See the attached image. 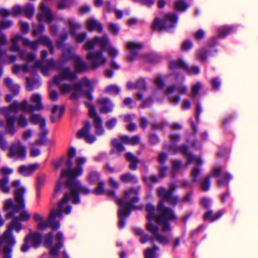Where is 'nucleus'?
I'll list each match as a JSON object with an SVG mask.
<instances>
[{"label": "nucleus", "mask_w": 258, "mask_h": 258, "mask_svg": "<svg viewBox=\"0 0 258 258\" xmlns=\"http://www.w3.org/2000/svg\"><path fill=\"white\" fill-rule=\"evenodd\" d=\"M68 22L71 28V33L74 35V29L80 27V25L79 24L76 23L73 19H69Z\"/></svg>", "instance_id": "5fc2aeb1"}, {"label": "nucleus", "mask_w": 258, "mask_h": 258, "mask_svg": "<svg viewBox=\"0 0 258 258\" xmlns=\"http://www.w3.org/2000/svg\"><path fill=\"white\" fill-rule=\"evenodd\" d=\"M86 58L90 61L91 67L93 69L103 66L107 61L102 50L89 52L86 55Z\"/></svg>", "instance_id": "f8f14e48"}, {"label": "nucleus", "mask_w": 258, "mask_h": 258, "mask_svg": "<svg viewBox=\"0 0 258 258\" xmlns=\"http://www.w3.org/2000/svg\"><path fill=\"white\" fill-rule=\"evenodd\" d=\"M13 172L14 169L12 168L6 166L0 167V189L4 193H8L10 191L8 176Z\"/></svg>", "instance_id": "4468645a"}, {"label": "nucleus", "mask_w": 258, "mask_h": 258, "mask_svg": "<svg viewBox=\"0 0 258 258\" xmlns=\"http://www.w3.org/2000/svg\"><path fill=\"white\" fill-rule=\"evenodd\" d=\"M40 10L41 13L38 15L39 21L50 22L53 18V16L50 12L49 9L44 3H42L40 6Z\"/></svg>", "instance_id": "aec40b11"}, {"label": "nucleus", "mask_w": 258, "mask_h": 258, "mask_svg": "<svg viewBox=\"0 0 258 258\" xmlns=\"http://www.w3.org/2000/svg\"><path fill=\"white\" fill-rule=\"evenodd\" d=\"M20 40L22 41L24 45H29L33 49H36L40 43L47 45L50 48L51 47V44L49 40L45 36H42L38 41H34L33 42H30L28 40L25 38H22L20 36H17L14 37L12 39L11 49L13 51H16L18 50L17 42Z\"/></svg>", "instance_id": "9d476101"}, {"label": "nucleus", "mask_w": 258, "mask_h": 258, "mask_svg": "<svg viewBox=\"0 0 258 258\" xmlns=\"http://www.w3.org/2000/svg\"><path fill=\"white\" fill-rule=\"evenodd\" d=\"M86 27L89 31H96L100 32L102 30V27L100 23L97 20L90 18L86 22Z\"/></svg>", "instance_id": "393cba45"}, {"label": "nucleus", "mask_w": 258, "mask_h": 258, "mask_svg": "<svg viewBox=\"0 0 258 258\" xmlns=\"http://www.w3.org/2000/svg\"><path fill=\"white\" fill-rule=\"evenodd\" d=\"M75 68L77 72L84 71L87 68V63L79 56H76L74 58Z\"/></svg>", "instance_id": "c85d7f7f"}, {"label": "nucleus", "mask_w": 258, "mask_h": 258, "mask_svg": "<svg viewBox=\"0 0 258 258\" xmlns=\"http://www.w3.org/2000/svg\"><path fill=\"white\" fill-rule=\"evenodd\" d=\"M138 201L137 189L131 188L125 190L123 198L118 201L120 216L125 215L127 211L136 209L135 204Z\"/></svg>", "instance_id": "6e6552de"}, {"label": "nucleus", "mask_w": 258, "mask_h": 258, "mask_svg": "<svg viewBox=\"0 0 258 258\" xmlns=\"http://www.w3.org/2000/svg\"><path fill=\"white\" fill-rule=\"evenodd\" d=\"M41 235L38 233H33L30 234L25 239V243L21 247L23 252L27 251L30 245L37 246L40 244L41 242Z\"/></svg>", "instance_id": "dca6fc26"}, {"label": "nucleus", "mask_w": 258, "mask_h": 258, "mask_svg": "<svg viewBox=\"0 0 258 258\" xmlns=\"http://www.w3.org/2000/svg\"><path fill=\"white\" fill-rule=\"evenodd\" d=\"M157 250L158 248L157 247L147 249L145 251V258H156L158 256Z\"/></svg>", "instance_id": "f704fd0d"}, {"label": "nucleus", "mask_w": 258, "mask_h": 258, "mask_svg": "<svg viewBox=\"0 0 258 258\" xmlns=\"http://www.w3.org/2000/svg\"><path fill=\"white\" fill-rule=\"evenodd\" d=\"M26 156V149L20 142L14 143L10 147L9 157L15 159L23 160Z\"/></svg>", "instance_id": "2eb2a0df"}, {"label": "nucleus", "mask_w": 258, "mask_h": 258, "mask_svg": "<svg viewBox=\"0 0 258 258\" xmlns=\"http://www.w3.org/2000/svg\"><path fill=\"white\" fill-rule=\"evenodd\" d=\"M119 91L120 89L115 85H109L106 88V92L109 94H117Z\"/></svg>", "instance_id": "79ce46f5"}, {"label": "nucleus", "mask_w": 258, "mask_h": 258, "mask_svg": "<svg viewBox=\"0 0 258 258\" xmlns=\"http://www.w3.org/2000/svg\"><path fill=\"white\" fill-rule=\"evenodd\" d=\"M73 195L70 194H66L63 199L59 203L58 209L57 210H52L48 222L44 220V217L42 215L35 213L33 215V219L37 223L38 229L44 230L49 225L52 230H56L59 228L60 224L56 220L62 217V213L69 214L70 212L71 208L68 206V202L70 201L75 203L73 201Z\"/></svg>", "instance_id": "20e7f679"}, {"label": "nucleus", "mask_w": 258, "mask_h": 258, "mask_svg": "<svg viewBox=\"0 0 258 258\" xmlns=\"http://www.w3.org/2000/svg\"><path fill=\"white\" fill-rule=\"evenodd\" d=\"M6 244L5 245H4V249H3V252H4V258H11V249L10 248V246L14 245L15 243V241H14V243L13 244H10L6 242H3L2 241V237L0 239V246L1 245V244Z\"/></svg>", "instance_id": "473e14b6"}, {"label": "nucleus", "mask_w": 258, "mask_h": 258, "mask_svg": "<svg viewBox=\"0 0 258 258\" xmlns=\"http://www.w3.org/2000/svg\"><path fill=\"white\" fill-rule=\"evenodd\" d=\"M40 154V150L36 148L34 145H33L30 150V155L32 157H36Z\"/></svg>", "instance_id": "4d7b16f0"}, {"label": "nucleus", "mask_w": 258, "mask_h": 258, "mask_svg": "<svg viewBox=\"0 0 258 258\" xmlns=\"http://www.w3.org/2000/svg\"><path fill=\"white\" fill-rule=\"evenodd\" d=\"M175 87H168L167 89L166 93L169 96V98L171 101L174 104H177L180 98L178 96H171V94L173 91L175 90Z\"/></svg>", "instance_id": "c9c22d12"}, {"label": "nucleus", "mask_w": 258, "mask_h": 258, "mask_svg": "<svg viewBox=\"0 0 258 258\" xmlns=\"http://www.w3.org/2000/svg\"><path fill=\"white\" fill-rule=\"evenodd\" d=\"M18 124L21 127H25L28 124V120L23 115H20L17 119Z\"/></svg>", "instance_id": "49530a36"}, {"label": "nucleus", "mask_w": 258, "mask_h": 258, "mask_svg": "<svg viewBox=\"0 0 258 258\" xmlns=\"http://www.w3.org/2000/svg\"><path fill=\"white\" fill-rule=\"evenodd\" d=\"M109 28L110 31L115 34H117L119 30V27L113 23H110L109 24Z\"/></svg>", "instance_id": "13d9d810"}, {"label": "nucleus", "mask_w": 258, "mask_h": 258, "mask_svg": "<svg viewBox=\"0 0 258 258\" xmlns=\"http://www.w3.org/2000/svg\"><path fill=\"white\" fill-rule=\"evenodd\" d=\"M99 46L102 49H106L108 54L112 57H116L118 54L117 49L111 45L106 36L102 37H95L87 41L83 45L84 49L89 50Z\"/></svg>", "instance_id": "1a4fd4ad"}, {"label": "nucleus", "mask_w": 258, "mask_h": 258, "mask_svg": "<svg viewBox=\"0 0 258 258\" xmlns=\"http://www.w3.org/2000/svg\"><path fill=\"white\" fill-rule=\"evenodd\" d=\"M200 173V170L199 168L196 166L194 168L191 172L192 180L194 182H197L198 181V176Z\"/></svg>", "instance_id": "3c124183"}, {"label": "nucleus", "mask_w": 258, "mask_h": 258, "mask_svg": "<svg viewBox=\"0 0 258 258\" xmlns=\"http://www.w3.org/2000/svg\"><path fill=\"white\" fill-rule=\"evenodd\" d=\"M126 47L130 53L128 59L133 61L137 58L138 51L142 48V45L137 42L131 41L126 43Z\"/></svg>", "instance_id": "a211bd4d"}, {"label": "nucleus", "mask_w": 258, "mask_h": 258, "mask_svg": "<svg viewBox=\"0 0 258 258\" xmlns=\"http://www.w3.org/2000/svg\"><path fill=\"white\" fill-rule=\"evenodd\" d=\"M86 105L89 109V114L91 117L94 118V122L96 128L97 133L98 135H101L103 130L102 128V124L100 118L97 115L94 107L90 103H86Z\"/></svg>", "instance_id": "6ab92c4d"}, {"label": "nucleus", "mask_w": 258, "mask_h": 258, "mask_svg": "<svg viewBox=\"0 0 258 258\" xmlns=\"http://www.w3.org/2000/svg\"><path fill=\"white\" fill-rule=\"evenodd\" d=\"M112 145L114 148L118 152H121L124 150V148L122 145H121L120 141L116 139H114L112 141Z\"/></svg>", "instance_id": "a18cd8bd"}, {"label": "nucleus", "mask_w": 258, "mask_h": 258, "mask_svg": "<svg viewBox=\"0 0 258 258\" xmlns=\"http://www.w3.org/2000/svg\"><path fill=\"white\" fill-rule=\"evenodd\" d=\"M30 218V215L26 210H23L19 214V217H14L12 223L8 226V229L4 233L2 236V241L6 242L10 244L14 243V239L12 232V229L19 232L22 229V225L19 222L27 221Z\"/></svg>", "instance_id": "423d86ee"}, {"label": "nucleus", "mask_w": 258, "mask_h": 258, "mask_svg": "<svg viewBox=\"0 0 258 258\" xmlns=\"http://www.w3.org/2000/svg\"><path fill=\"white\" fill-rule=\"evenodd\" d=\"M46 139L44 136H41L40 138L35 142V144L37 145H42L45 144Z\"/></svg>", "instance_id": "774afa93"}, {"label": "nucleus", "mask_w": 258, "mask_h": 258, "mask_svg": "<svg viewBox=\"0 0 258 258\" xmlns=\"http://www.w3.org/2000/svg\"><path fill=\"white\" fill-rule=\"evenodd\" d=\"M194 36L196 39H201L205 36V32L202 30H199L195 33Z\"/></svg>", "instance_id": "052dcab7"}, {"label": "nucleus", "mask_w": 258, "mask_h": 258, "mask_svg": "<svg viewBox=\"0 0 258 258\" xmlns=\"http://www.w3.org/2000/svg\"><path fill=\"white\" fill-rule=\"evenodd\" d=\"M135 177L130 173L123 174L120 176V180L124 182H127L133 180Z\"/></svg>", "instance_id": "603ef678"}, {"label": "nucleus", "mask_w": 258, "mask_h": 258, "mask_svg": "<svg viewBox=\"0 0 258 258\" xmlns=\"http://www.w3.org/2000/svg\"><path fill=\"white\" fill-rule=\"evenodd\" d=\"M144 87H145V82L143 80L139 81L136 84H134L131 83H128L127 84V87L129 89H132L134 88H144Z\"/></svg>", "instance_id": "c03bdc74"}, {"label": "nucleus", "mask_w": 258, "mask_h": 258, "mask_svg": "<svg viewBox=\"0 0 258 258\" xmlns=\"http://www.w3.org/2000/svg\"><path fill=\"white\" fill-rule=\"evenodd\" d=\"M175 188L174 185H171L168 190L161 187L158 189L159 196L162 199L157 209H155L151 205H148L146 207L147 211V220L146 224L147 230L152 234L153 238L159 243L166 244L169 241L168 237L158 234V227L157 225L160 224L162 225L163 231L167 232L170 230V226L168 221L174 219L175 216L172 211L167 208L164 207L163 201L172 204L177 202L176 197L173 196L172 192Z\"/></svg>", "instance_id": "f257e3e1"}, {"label": "nucleus", "mask_w": 258, "mask_h": 258, "mask_svg": "<svg viewBox=\"0 0 258 258\" xmlns=\"http://www.w3.org/2000/svg\"><path fill=\"white\" fill-rule=\"evenodd\" d=\"M30 101L33 105H29L27 101L19 103L14 102L8 108L2 109V113L5 115L7 120L6 130L9 133L13 134L15 132L14 122L15 120L13 115L19 110H23L32 112L34 110H40L43 108L41 102V96L38 94H34L30 97Z\"/></svg>", "instance_id": "7ed1b4c3"}, {"label": "nucleus", "mask_w": 258, "mask_h": 258, "mask_svg": "<svg viewBox=\"0 0 258 258\" xmlns=\"http://www.w3.org/2000/svg\"><path fill=\"white\" fill-rule=\"evenodd\" d=\"M30 121L33 124H38L41 129H43L45 125V119L40 114L32 113Z\"/></svg>", "instance_id": "bb28decb"}, {"label": "nucleus", "mask_w": 258, "mask_h": 258, "mask_svg": "<svg viewBox=\"0 0 258 258\" xmlns=\"http://www.w3.org/2000/svg\"><path fill=\"white\" fill-rule=\"evenodd\" d=\"M170 67L171 68H174L176 67L183 68L184 69L186 68V65L184 61L181 60H178L173 61L170 62Z\"/></svg>", "instance_id": "37998d69"}, {"label": "nucleus", "mask_w": 258, "mask_h": 258, "mask_svg": "<svg viewBox=\"0 0 258 258\" xmlns=\"http://www.w3.org/2000/svg\"><path fill=\"white\" fill-rule=\"evenodd\" d=\"M220 213L213 214L211 211H208L204 216V219L209 221H213L218 219L220 216Z\"/></svg>", "instance_id": "58836bf2"}, {"label": "nucleus", "mask_w": 258, "mask_h": 258, "mask_svg": "<svg viewBox=\"0 0 258 258\" xmlns=\"http://www.w3.org/2000/svg\"><path fill=\"white\" fill-rule=\"evenodd\" d=\"M77 89L76 85L72 86L68 84H62L59 86L60 93L62 94L70 93L72 99L78 98Z\"/></svg>", "instance_id": "5701e85b"}, {"label": "nucleus", "mask_w": 258, "mask_h": 258, "mask_svg": "<svg viewBox=\"0 0 258 258\" xmlns=\"http://www.w3.org/2000/svg\"><path fill=\"white\" fill-rule=\"evenodd\" d=\"M86 37V34L85 33H82L78 34L76 36V40L78 42H82L84 40V39Z\"/></svg>", "instance_id": "bf43d9fd"}, {"label": "nucleus", "mask_w": 258, "mask_h": 258, "mask_svg": "<svg viewBox=\"0 0 258 258\" xmlns=\"http://www.w3.org/2000/svg\"><path fill=\"white\" fill-rule=\"evenodd\" d=\"M187 6L181 0L177 1L175 3V8L179 11H184Z\"/></svg>", "instance_id": "8fccbe9b"}, {"label": "nucleus", "mask_w": 258, "mask_h": 258, "mask_svg": "<svg viewBox=\"0 0 258 258\" xmlns=\"http://www.w3.org/2000/svg\"><path fill=\"white\" fill-rule=\"evenodd\" d=\"M202 85L200 83H197L194 85L192 87V96L193 97L196 96L199 91H200V89L201 88Z\"/></svg>", "instance_id": "864d4df0"}, {"label": "nucleus", "mask_w": 258, "mask_h": 258, "mask_svg": "<svg viewBox=\"0 0 258 258\" xmlns=\"http://www.w3.org/2000/svg\"><path fill=\"white\" fill-rule=\"evenodd\" d=\"M231 178L232 177L229 174L226 173L224 174V177H221L218 179V184L220 186L226 185L228 181L231 179Z\"/></svg>", "instance_id": "a19ab883"}, {"label": "nucleus", "mask_w": 258, "mask_h": 258, "mask_svg": "<svg viewBox=\"0 0 258 258\" xmlns=\"http://www.w3.org/2000/svg\"><path fill=\"white\" fill-rule=\"evenodd\" d=\"M78 89V97L84 96L85 98L91 100L92 96L90 93L94 85V82L87 78H83L79 83L76 84Z\"/></svg>", "instance_id": "9b49d317"}, {"label": "nucleus", "mask_w": 258, "mask_h": 258, "mask_svg": "<svg viewBox=\"0 0 258 258\" xmlns=\"http://www.w3.org/2000/svg\"><path fill=\"white\" fill-rule=\"evenodd\" d=\"M116 123L115 119H111L109 120L106 123V126L108 128H111L115 126Z\"/></svg>", "instance_id": "680f3d73"}, {"label": "nucleus", "mask_w": 258, "mask_h": 258, "mask_svg": "<svg viewBox=\"0 0 258 258\" xmlns=\"http://www.w3.org/2000/svg\"><path fill=\"white\" fill-rule=\"evenodd\" d=\"M135 233L136 235L141 236L140 241L144 243L149 240V237L146 235H143V230L139 228H137L134 230Z\"/></svg>", "instance_id": "ea45409f"}, {"label": "nucleus", "mask_w": 258, "mask_h": 258, "mask_svg": "<svg viewBox=\"0 0 258 258\" xmlns=\"http://www.w3.org/2000/svg\"><path fill=\"white\" fill-rule=\"evenodd\" d=\"M33 7L31 5H28L24 8H22L19 6H16L14 7L12 11V13L14 14H24L28 18L33 15Z\"/></svg>", "instance_id": "b1692460"}, {"label": "nucleus", "mask_w": 258, "mask_h": 258, "mask_svg": "<svg viewBox=\"0 0 258 258\" xmlns=\"http://www.w3.org/2000/svg\"><path fill=\"white\" fill-rule=\"evenodd\" d=\"M13 186L16 188L15 191V203L12 199H8L5 202L4 209L7 212L6 217L11 218L25 207L24 199L22 197L25 189L23 187H19L20 181L15 180L12 182Z\"/></svg>", "instance_id": "39448f33"}, {"label": "nucleus", "mask_w": 258, "mask_h": 258, "mask_svg": "<svg viewBox=\"0 0 258 258\" xmlns=\"http://www.w3.org/2000/svg\"><path fill=\"white\" fill-rule=\"evenodd\" d=\"M120 139L123 143L129 144L133 145L138 144L140 141L139 138L138 137H134L130 138L126 136H122L120 137Z\"/></svg>", "instance_id": "2f4dec72"}, {"label": "nucleus", "mask_w": 258, "mask_h": 258, "mask_svg": "<svg viewBox=\"0 0 258 258\" xmlns=\"http://www.w3.org/2000/svg\"><path fill=\"white\" fill-rule=\"evenodd\" d=\"M177 22V18L173 14H168L166 16L165 20L161 21L156 19L153 23V28L155 29H168L175 26Z\"/></svg>", "instance_id": "ddd939ff"}, {"label": "nucleus", "mask_w": 258, "mask_h": 258, "mask_svg": "<svg viewBox=\"0 0 258 258\" xmlns=\"http://www.w3.org/2000/svg\"><path fill=\"white\" fill-rule=\"evenodd\" d=\"M44 64L47 66V68L48 69V68H52L53 66L54 62L53 60H48L45 61H36L35 62V67L36 68L41 67L42 68V73L44 75H46L47 72L45 71V68L44 66Z\"/></svg>", "instance_id": "c756f323"}, {"label": "nucleus", "mask_w": 258, "mask_h": 258, "mask_svg": "<svg viewBox=\"0 0 258 258\" xmlns=\"http://www.w3.org/2000/svg\"><path fill=\"white\" fill-rule=\"evenodd\" d=\"M39 167V165L37 163L29 165H23L18 168V171L24 176H29L31 175Z\"/></svg>", "instance_id": "412c9836"}, {"label": "nucleus", "mask_w": 258, "mask_h": 258, "mask_svg": "<svg viewBox=\"0 0 258 258\" xmlns=\"http://www.w3.org/2000/svg\"><path fill=\"white\" fill-rule=\"evenodd\" d=\"M98 185V186L97 188H96L94 191L93 193H94L96 195H100L102 194L104 191V183L103 182L100 181L96 183Z\"/></svg>", "instance_id": "de8ad7c7"}, {"label": "nucleus", "mask_w": 258, "mask_h": 258, "mask_svg": "<svg viewBox=\"0 0 258 258\" xmlns=\"http://www.w3.org/2000/svg\"><path fill=\"white\" fill-rule=\"evenodd\" d=\"M210 187V180L209 177L206 178L202 182L201 184V188L203 190L206 191L208 190Z\"/></svg>", "instance_id": "6e6d98bb"}, {"label": "nucleus", "mask_w": 258, "mask_h": 258, "mask_svg": "<svg viewBox=\"0 0 258 258\" xmlns=\"http://www.w3.org/2000/svg\"><path fill=\"white\" fill-rule=\"evenodd\" d=\"M99 174L96 172H91L88 176V181L89 183L96 184L100 182L99 180Z\"/></svg>", "instance_id": "e433bc0d"}, {"label": "nucleus", "mask_w": 258, "mask_h": 258, "mask_svg": "<svg viewBox=\"0 0 258 258\" xmlns=\"http://www.w3.org/2000/svg\"><path fill=\"white\" fill-rule=\"evenodd\" d=\"M76 151L75 149L70 148L68 152V159L66 161V165L68 170H62L61 173L60 179L57 182L54 189V196H56L61 191V188L64 186V180L63 178H68L67 185L69 187L70 194L73 196V201L75 204L79 202L78 194L82 193L87 194L90 192V190L81 185L79 181L75 179V177L81 175L83 173V169L81 165L86 162V159L84 157H78L76 159L75 163L76 167L72 168V159L76 155Z\"/></svg>", "instance_id": "f03ea898"}, {"label": "nucleus", "mask_w": 258, "mask_h": 258, "mask_svg": "<svg viewBox=\"0 0 258 258\" xmlns=\"http://www.w3.org/2000/svg\"><path fill=\"white\" fill-rule=\"evenodd\" d=\"M155 82L156 85L160 88H162L164 86L163 80L160 77L157 78Z\"/></svg>", "instance_id": "0e129e2a"}, {"label": "nucleus", "mask_w": 258, "mask_h": 258, "mask_svg": "<svg viewBox=\"0 0 258 258\" xmlns=\"http://www.w3.org/2000/svg\"><path fill=\"white\" fill-rule=\"evenodd\" d=\"M91 128V124L89 123H86L84 127L80 130L77 133V137L78 138H84L89 143H93L95 138L89 135V130Z\"/></svg>", "instance_id": "4be33fe9"}, {"label": "nucleus", "mask_w": 258, "mask_h": 258, "mask_svg": "<svg viewBox=\"0 0 258 258\" xmlns=\"http://www.w3.org/2000/svg\"><path fill=\"white\" fill-rule=\"evenodd\" d=\"M98 102L100 105V111L102 112L106 113L112 110L113 105L107 99L101 98L99 100Z\"/></svg>", "instance_id": "a878e982"}, {"label": "nucleus", "mask_w": 258, "mask_h": 258, "mask_svg": "<svg viewBox=\"0 0 258 258\" xmlns=\"http://www.w3.org/2000/svg\"><path fill=\"white\" fill-rule=\"evenodd\" d=\"M20 55L23 59L29 62L32 61L34 58V55L29 53L23 52L21 53Z\"/></svg>", "instance_id": "09e8293b"}, {"label": "nucleus", "mask_w": 258, "mask_h": 258, "mask_svg": "<svg viewBox=\"0 0 258 258\" xmlns=\"http://www.w3.org/2000/svg\"><path fill=\"white\" fill-rule=\"evenodd\" d=\"M126 160L130 162V168L132 170L136 168V165L138 162V159L130 153H127L125 155Z\"/></svg>", "instance_id": "72a5a7b5"}, {"label": "nucleus", "mask_w": 258, "mask_h": 258, "mask_svg": "<svg viewBox=\"0 0 258 258\" xmlns=\"http://www.w3.org/2000/svg\"><path fill=\"white\" fill-rule=\"evenodd\" d=\"M6 85L14 93H17L19 89V86L17 84H13L12 81L10 78L5 79Z\"/></svg>", "instance_id": "4c0bfd02"}, {"label": "nucleus", "mask_w": 258, "mask_h": 258, "mask_svg": "<svg viewBox=\"0 0 258 258\" xmlns=\"http://www.w3.org/2000/svg\"><path fill=\"white\" fill-rule=\"evenodd\" d=\"M63 234L61 232L55 234L53 232L46 234L44 237L45 246L49 248L50 258H56L58 256V250L62 247L61 240Z\"/></svg>", "instance_id": "0eeeda50"}, {"label": "nucleus", "mask_w": 258, "mask_h": 258, "mask_svg": "<svg viewBox=\"0 0 258 258\" xmlns=\"http://www.w3.org/2000/svg\"><path fill=\"white\" fill-rule=\"evenodd\" d=\"M49 97L51 100L55 101L57 99L58 94L55 91H51L49 93Z\"/></svg>", "instance_id": "338daca9"}, {"label": "nucleus", "mask_w": 258, "mask_h": 258, "mask_svg": "<svg viewBox=\"0 0 258 258\" xmlns=\"http://www.w3.org/2000/svg\"><path fill=\"white\" fill-rule=\"evenodd\" d=\"M190 102L188 99L183 100L182 107L183 109H187L189 108Z\"/></svg>", "instance_id": "69168bd1"}, {"label": "nucleus", "mask_w": 258, "mask_h": 258, "mask_svg": "<svg viewBox=\"0 0 258 258\" xmlns=\"http://www.w3.org/2000/svg\"><path fill=\"white\" fill-rule=\"evenodd\" d=\"M63 112V109L62 107L54 106L52 109V115L51 116V120L54 121L56 119L59 118L62 115Z\"/></svg>", "instance_id": "7c9ffc66"}, {"label": "nucleus", "mask_w": 258, "mask_h": 258, "mask_svg": "<svg viewBox=\"0 0 258 258\" xmlns=\"http://www.w3.org/2000/svg\"><path fill=\"white\" fill-rule=\"evenodd\" d=\"M192 46V44L189 41H185L182 44V49L187 50L190 48Z\"/></svg>", "instance_id": "e2e57ef3"}, {"label": "nucleus", "mask_w": 258, "mask_h": 258, "mask_svg": "<svg viewBox=\"0 0 258 258\" xmlns=\"http://www.w3.org/2000/svg\"><path fill=\"white\" fill-rule=\"evenodd\" d=\"M75 78V74L69 68L64 67L61 70L60 74L54 77V83L58 85L64 80H73Z\"/></svg>", "instance_id": "f3484780"}, {"label": "nucleus", "mask_w": 258, "mask_h": 258, "mask_svg": "<svg viewBox=\"0 0 258 258\" xmlns=\"http://www.w3.org/2000/svg\"><path fill=\"white\" fill-rule=\"evenodd\" d=\"M185 155L187 160V163H196L197 165L201 164L202 163L201 159L198 157L191 155L187 151V149L183 147L180 149Z\"/></svg>", "instance_id": "cd10ccee"}]
</instances>
